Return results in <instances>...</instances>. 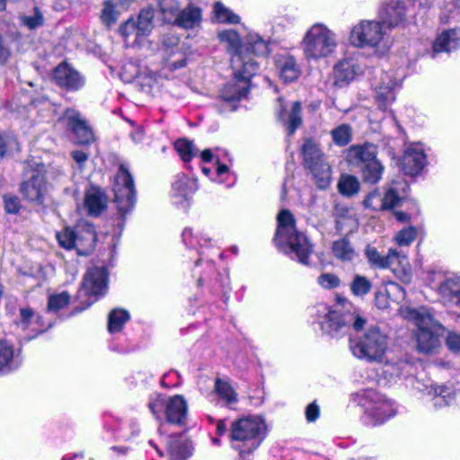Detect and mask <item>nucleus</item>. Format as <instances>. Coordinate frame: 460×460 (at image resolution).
<instances>
[{
    "mask_svg": "<svg viewBox=\"0 0 460 460\" xmlns=\"http://www.w3.org/2000/svg\"><path fill=\"white\" fill-rule=\"evenodd\" d=\"M231 66L234 77L219 92L221 113L234 111L238 102L247 97L251 78L257 73L259 63L244 59L241 54H237L231 57Z\"/></svg>",
    "mask_w": 460,
    "mask_h": 460,
    "instance_id": "obj_1",
    "label": "nucleus"
},
{
    "mask_svg": "<svg viewBox=\"0 0 460 460\" xmlns=\"http://www.w3.org/2000/svg\"><path fill=\"white\" fill-rule=\"evenodd\" d=\"M404 316L416 326L414 339L417 351L424 355L438 353L447 328L434 317L430 310L426 307L408 308Z\"/></svg>",
    "mask_w": 460,
    "mask_h": 460,
    "instance_id": "obj_2",
    "label": "nucleus"
},
{
    "mask_svg": "<svg viewBox=\"0 0 460 460\" xmlns=\"http://www.w3.org/2000/svg\"><path fill=\"white\" fill-rule=\"evenodd\" d=\"M278 228L275 235L276 245L285 252H293L299 263L309 266L313 244L307 236L296 229V220L288 209H282L277 217Z\"/></svg>",
    "mask_w": 460,
    "mask_h": 460,
    "instance_id": "obj_3",
    "label": "nucleus"
},
{
    "mask_svg": "<svg viewBox=\"0 0 460 460\" xmlns=\"http://www.w3.org/2000/svg\"><path fill=\"white\" fill-rule=\"evenodd\" d=\"M311 316L323 332L333 338L346 334L351 325L355 331H360L367 322L355 314L343 313L338 305L331 307L325 304L316 305L312 309Z\"/></svg>",
    "mask_w": 460,
    "mask_h": 460,
    "instance_id": "obj_4",
    "label": "nucleus"
},
{
    "mask_svg": "<svg viewBox=\"0 0 460 460\" xmlns=\"http://www.w3.org/2000/svg\"><path fill=\"white\" fill-rule=\"evenodd\" d=\"M335 31L323 22H315L305 32L300 47L308 61H318L331 57L338 48Z\"/></svg>",
    "mask_w": 460,
    "mask_h": 460,
    "instance_id": "obj_5",
    "label": "nucleus"
},
{
    "mask_svg": "<svg viewBox=\"0 0 460 460\" xmlns=\"http://www.w3.org/2000/svg\"><path fill=\"white\" fill-rule=\"evenodd\" d=\"M349 43L358 49L369 48L385 55L391 48L387 28L376 20H361L355 24L349 35Z\"/></svg>",
    "mask_w": 460,
    "mask_h": 460,
    "instance_id": "obj_6",
    "label": "nucleus"
},
{
    "mask_svg": "<svg viewBox=\"0 0 460 460\" xmlns=\"http://www.w3.org/2000/svg\"><path fill=\"white\" fill-rule=\"evenodd\" d=\"M351 401L364 411L368 425H380L396 414L394 402L373 389H362L351 394Z\"/></svg>",
    "mask_w": 460,
    "mask_h": 460,
    "instance_id": "obj_7",
    "label": "nucleus"
},
{
    "mask_svg": "<svg viewBox=\"0 0 460 460\" xmlns=\"http://www.w3.org/2000/svg\"><path fill=\"white\" fill-rule=\"evenodd\" d=\"M388 349V337L377 326H370L362 334L349 339V349L358 359L380 363Z\"/></svg>",
    "mask_w": 460,
    "mask_h": 460,
    "instance_id": "obj_8",
    "label": "nucleus"
},
{
    "mask_svg": "<svg viewBox=\"0 0 460 460\" xmlns=\"http://www.w3.org/2000/svg\"><path fill=\"white\" fill-rule=\"evenodd\" d=\"M265 429V422L259 416L243 418L233 422L230 433L233 447L242 456L252 453L263 440Z\"/></svg>",
    "mask_w": 460,
    "mask_h": 460,
    "instance_id": "obj_9",
    "label": "nucleus"
},
{
    "mask_svg": "<svg viewBox=\"0 0 460 460\" xmlns=\"http://www.w3.org/2000/svg\"><path fill=\"white\" fill-rule=\"evenodd\" d=\"M429 285L438 296L440 303L448 312L460 317V276L441 271L429 275Z\"/></svg>",
    "mask_w": 460,
    "mask_h": 460,
    "instance_id": "obj_10",
    "label": "nucleus"
},
{
    "mask_svg": "<svg viewBox=\"0 0 460 460\" xmlns=\"http://www.w3.org/2000/svg\"><path fill=\"white\" fill-rule=\"evenodd\" d=\"M430 0H390L379 12V18L386 28L400 25L408 17L417 14L418 10L428 8Z\"/></svg>",
    "mask_w": 460,
    "mask_h": 460,
    "instance_id": "obj_11",
    "label": "nucleus"
},
{
    "mask_svg": "<svg viewBox=\"0 0 460 460\" xmlns=\"http://www.w3.org/2000/svg\"><path fill=\"white\" fill-rule=\"evenodd\" d=\"M25 180L21 185V193L24 199L37 204H42L49 192L44 164L29 163L24 170Z\"/></svg>",
    "mask_w": 460,
    "mask_h": 460,
    "instance_id": "obj_12",
    "label": "nucleus"
},
{
    "mask_svg": "<svg viewBox=\"0 0 460 460\" xmlns=\"http://www.w3.org/2000/svg\"><path fill=\"white\" fill-rule=\"evenodd\" d=\"M302 154L305 165L311 172L318 188L327 189L332 181L331 166L318 146L311 140H306L303 145Z\"/></svg>",
    "mask_w": 460,
    "mask_h": 460,
    "instance_id": "obj_13",
    "label": "nucleus"
},
{
    "mask_svg": "<svg viewBox=\"0 0 460 460\" xmlns=\"http://www.w3.org/2000/svg\"><path fill=\"white\" fill-rule=\"evenodd\" d=\"M155 10L146 7L140 11L138 16L129 18L119 27V33L128 46L141 43L142 39L148 36L153 30Z\"/></svg>",
    "mask_w": 460,
    "mask_h": 460,
    "instance_id": "obj_14",
    "label": "nucleus"
},
{
    "mask_svg": "<svg viewBox=\"0 0 460 460\" xmlns=\"http://www.w3.org/2000/svg\"><path fill=\"white\" fill-rule=\"evenodd\" d=\"M115 203L119 212L124 216L130 212L136 203L134 180L128 168L120 164L113 184Z\"/></svg>",
    "mask_w": 460,
    "mask_h": 460,
    "instance_id": "obj_15",
    "label": "nucleus"
},
{
    "mask_svg": "<svg viewBox=\"0 0 460 460\" xmlns=\"http://www.w3.org/2000/svg\"><path fill=\"white\" fill-rule=\"evenodd\" d=\"M400 88L394 71H383L372 83L374 99L379 110L385 111L396 99Z\"/></svg>",
    "mask_w": 460,
    "mask_h": 460,
    "instance_id": "obj_16",
    "label": "nucleus"
},
{
    "mask_svg": "<svg viewBox=\"0 0 460 460\" xmlns=\"http://www.w3.org/2000/svg\"><path fill=\"white\" fill-rule=\"evenodd\" d=\"M160 44L159 52L167 67L175 70L186 65V45L184 42H181L175 33L163 34Z\"/></svg>",
    "mask_w": 460,
    "mask_h": 460,
    "instance_id": "obj_17",
    "label": "nucleus"
},
{
    "mask_svg": "<svg viewBox=\"0 0 460 460\" xmlns=\"http://www.w3.org/2000/svg\"><path fill=\"white\" fill-rule=\"evenodd\" d=\"M57 239L61 247L71 250H79L81 246L92 247L96 240V233L93 225L90 223H80L75 230L66 227L57 234Z\"/></svg>",
    "mask_w": 460,
    "mask_h": 460,
    "instance_id": "obj_18",
    "label": "nucleus"
},
{
    "mask_svg": "<svg viewBox=\"0 0 460 460\" xmlns=\"http://www.w3.org/2000/svg\"><path fill=\"white\" fill-rule=\"evenodd\" d=\"M108 288V272L103 267H93L87 270L82 282L80 295L91 299L89 305L102 296Z\"/></svg>",
    "mask_w": 460,
    "mask_h": 460,
    "instance_id": "obj_19",
    "label": "nucleus"
},
{
    "mask_svg": "<svg viewBox=\"0 0 460 460\" xmlns=\"http://www.w3.org/2000/svg\"><path fill=\"white\" fill-rule=\"evenodd\" d=\"M427 164V155L421 143L415 142L406 146L401 161L402 170L405 174L418 175Z\"/></svg>",
    "mask_w": 460,
    "mask_h": 460,
    "instance_id": "obj_20",
    "label": "nucleus"
},
{
    "mask_svg": "<svg viewBox=\"0 0 460 460\" xmlns=\"http://www.w3.org/2000/svg\"><path fill=\"white\" fill-rule=\"evenodd\" d=\"M365 71V65L355 57H349L339 61L333 68L334 83L342 87L349 84Z\"/></svg>",
    "mask_w": 460,
    "mask_h": 460,
    "instance_id": "obj_21",
    "label": "nucleus"
},
{
    "mask_svg": "<svg viewBox=\"0 0 460 460\" xmlns=\"http://www.w3.org/2000/svg\"><path fill=\"white\" fill-rule=\"evenodd\" d=\"M415 388L430 396L433 401V405L436 408H442L450 405L456 398L455 389L452 385H438L432 382L425 385L417 381Z\"/></svg>",
    "mask_w": 460,
    "mask_h": 460,
    "instance_id": "obj_22",
    "label": "nucleus"
},
{
    "mask_svg": "<svg viewBox=\"0 0 460 460\" xmlns=\"http://www.w3.org/2000/svg\"><path fill=\"white\" fill-rule=\"evenodd\" d=\"M62 119L67 122L73 130L78 144L86 145L93 141V130L76 110L66 109Z\"/></svg>",
    "mask_w": 460,
    "mask_h": 460,
    "instance_id": "obj_23",
    "label": "nucleus"
},
{
    "mask_svg": "<svg viewBox=\"0 0 460 460\" xmlns=\"http://www.w3.org/2000/svg\"><path fill=\"white\" fill-rule=\"evenodd\" d=\"M197 190V180L184 173H178L172 183V195L184 208L189 206V200Z\"/></svg>",
    "mask_w": 460,
    "mask_h": 460,
    "instance_id": "obj_24",
    "label": "nucleus"
},
{
    "mask_svg": "<svg viewBox=\"0 0 460 460\" xmlns=\"http://www.w3.org/2000/svg\"><path fill=\"white\" fill-rule=\"evenodd\" d=\"M269 52V41L255 32H249L243 46L234 55L241 54L244 59L257 62L255 57H264Z\"/></svg>",
    "mask_w": 460,
    "mask_h": 460,
    "instance_id": "obj_25",
    "label": "nucleus"
},
{
    "mask_svg": "<svg viewBox=\"0 0 460 460\" xmlns=\"http://www.w3.org/2000/svg\"><path fill=\"white\" fill-rule=\"evenodd\" d=\"M181 240L184 245L190 249L213 248L217 243V240L209 231L195 230L191 227H185L182 230Z\"/></svg>",
    "mask_w": 460,
    "mask_h": 460,
    "instance_id": "obj_26",
    "label": "nucleus"
},
{
    "mask_svg": "<svg viewBox=\"0 0 460 460\" xmlns=\"http://www.w3.org/2000/svg\"><path fill=\"white\" fill-rule=\"evenodd\" d=\"M53 78L59 86L70 91H77L84 84L79 73L66 63H62L54 69Z\"/></svg>",
    "mask_w": 460,
    "mask_h": 460,
    "instance_id": "obj_27",
    "label": "nucleus"
},
{
    "mask_svg": "<svg viewBox=\"0 0 460 460\" xmlns=\"http://www.w3.org/2000/svg\"><path fill=\"white\" fill-rule=\"evenodd\" d=\"M377 146L374 144L365 143L363 145L351 146L347 150V161L349 164L361 168L365 164L376 160Z\"/></svg>",
    "mask_w": 460,
    "mask_h": 460,
    "instance_id": "obj_28",
    "label": "nucleus"
},
{
    "mask_svg": "<svg viewBox=\"0 0 460 460\" xmlns=\"http://www.w3.org/2000/svg\"><path fill=\"white\" fill-rule=\"evenodd\" d=\"M460 47V27L439 32L432 44V57L440 52L449 53Z\"/></svg>",
    "mask_w": 460,
    "mask_h": 460,
    "instance_id": "obj_29",
    "label": "nucleus"
},
{
    "mask_svg": "<svg viewBox=\"0 0 460 460\" xmlns=\"http://www.w3.org/2000/svg\"><path fill=\"white\" fill-rule=\"evenodd\" d=\"M22 362L20 350H16L10 341L0 340V373L8 374L14 371L20 367Z\"/></svg>",
    "mask_w": 460,
    "mask_h": 460,
    "instance_id": "obj_30",
    "label": "nucleus"
},
{
    "mask_svg": "<svg viewBox=\"0 0 460 460\" xmlns=\"http://www.w3.org/2000/svg\"><path fill=\"white\" fill-rule=\"evenodd\" d=\"M404 296V289L399 284L390 281L384 287L376 289L375 304L379 309H386L389 307L390 300L399 303Z\"/></svg>",
    "mask_w": 460,
    "mask_h": 460,
    "instance_id": "obj_31",
    "label": "nucleus"
},
{
    "mask_svg": "<svg viewBox=\"0 0 460 460\" xmlns=\"http://www.w3.org/2000/svg\"><path fill=\"white\" fill-rule=\"evenodd\" d=\"M188 405L182 395H174L167 398L165 417L168 422L181 424L187 418Z\"/></svg>",
    "mask_w": 460,
    "mask_h": 460,
    "instance_id": "obj_32",
    "label": "nucleus"
},
{
    "mask_svg": "<svg viewBox=\"0 0 460 460\" xmlns=\"http://www.w3.org/2000/svg\"><path fill=\"white\" fill-rule=\"evenodd\" d=\"M17 326L22 331L29 330L32 332L31 335L25 337L27 341L35 338L40 332L45 331L40 316L37 315L30 307L20 309V320L17 322Z\"/></svg>",
    "mask_w": 460,
    "mask_h": 460,
    "instance_id": "obj_33",
    "label": "nucleus"
},
{
    "mask_svg": "<svg viewBox=\"0 0 460 460\" xmlns=\"http://www.w3.org/2000/svg\"><path fill=\"white\" fill-rule=\"evenodd\" d=\"M84 207L91 216H98L107 208L105 193L96 186H91L85 190Z\"/></svg>",
    "mask_w": 460,
    "mask_h": 460,
    "instance_id": "obj_34",
    "label": "nucleus"
},
{
    "mask_svg": "<svg viewBox=\"0 0 460 460\" xmlns=\"http://www.w3.org/2000/svg\"><path fill=\"white\" fill-rule=\"evenodd\" d=\"M279 107L277 108L278 117L280 120L286 121L288 123V135L294 134L296 129L300 127L302 123L301 118V103L299 102H295L292 104L291 110L288 112L283 104L282 98L278 99Z\"/></svg>",
    "mask_w": 460,
    "mask_h": 460,
    "instance_id": "obj_35",
    "label": "nucleus"
},
{
    "mask_svg": "<svg viewBox=\"0 0 460 460\" xmlns=\"http://www.w3.org/2000/svg\"><path fill=\"white\" fill-rule=\"evenodd\" d=\"M365 257L371 268L385 270L393 265V259L396 257L395 249L390 248L386 255H382L377 249L367 244L364 251Z\"/></svg>",
    "mask_w": 460,
    "mask_h": 460,
    "instance_id": "obj_36",
    "label": "nucleus"
},
{
    "mask_svg": "<svg viewBox=\"0 0 460 460\" xmlns=\"http://www.w3.org/2000/svg\"><path fill=\"white\" fill-rule=\"evenodd\" d=\"M185 8L181 9L175 16H172L173 22L184 29H192L198 26L201 22V10L199 7L190 4H185Z\"/></svg>",
    "mask_w": 460,
    "mask_h": 460,
    "instance_id": "obj_37",
    "label": "nucleus"
},
{
    "mask_svg": "<svg viewBox=\"0 0 460 460\" xmlns=\"http://www.w3.org/2000/svg\"><path fill=\"white\" fill-rule=\"evenodd\" d=\"M276 63L279 76L284 82L289 83L298 78L300 69L294 57L288 55L279 56Z\"/></svg>",
    "mask_w": 460,
    "mask_h": 460,
    "instance_id": "obj_38",
    "label": "nucleus"
},
{
    "mask_svg": "<svg viewBox=\"0 0 460 460\" xmlns=\"http://www.w3.org/2000/svg\"><path fill=\"white\" fill-rule=\"evenodd\" d=\"M191 445L181 437H170L167 443V453L171 460H186L191 455Z\"/></svg>",
    "mask_w": 460,
    "mask_h": 460,
    "instance_id": "obj_39",
    "label": "nucleus"
},
{
    "mask_svg": "<svg viewBox=\"0 0 460 460\" xmlns=\"http://www.w3.org/2000/svg\"><path fill=\"white\" fill-rule=\"evenodd\" d=\"M396 257L393 259V265L389 268L397 279L407 284L411 281L412 270L408 257L395 250Z\"/></svg>",
    "mask_w": 460,
    "mask_h": 460,
    "instance_id": "obj_40",
    "label": "nucleus"
},
{
    "mask_svg": "<svg viewBox=\"0 0 460 460\" xmlns=\"http://www.w3.org/2000/svg\"><path fill=\"white\" fill-rule=\"evenodd\" d=\"M412 368L413 366L407 360H389L383 366V374L389 379L399 376H408L411 374Z\"/></svg>",
    "mask_w": 460,
    "mask_h": 460,
    "instance_id": "obj_41",
    "label": "nucleus"
},
{
    "mask_svg": "<svg viewBox=\"0 0 460 460\" xmlns=\"http://www.w3.org/2000/svg\"><path fill=\"white\" fill-rule=\"evenodd\" d=\"M332 251L333 256L341 261H352L357 257V252L347 237L334 241Z\"/></svg>",
    "mask_w": 460,
    "mask_h": 460,
    "instance_id": "obj_42",
    "label": "nucleus"
},
{
    "mask_svg": "<svg viewBox=\"0 0 460 460\" xmlns=\"http://www.w3.org/2000/svg\"><path fill=\"white\" fill-rule=\"evenodd\" d=\"M359 170L364 182L376 184L381 180L385 168L381 162L376 158L371 163L359 168Z\"/></svg>",
    "mask_w": 460,
    "mask_h": 460,
    "instance_id": "obj_43",
    "label": "nucleus"
},
{
    "mask_svg": "<svg viewBox=\"0 0 460 460\" xmlns=\"http://www.w3.org/2000/svg\"><path fill=\"white\" fill-rule=\"evenodd\" d=\"M129 314L123 309H113L108 316V331L110 333L119 332L129 320Z\"/></svg>",
    "mask_w": 460,
    "mask_h": 460,
    "instance_id": "obj_44",
    "label": "nucleus"
},
{
    "mask_svg": "<svg viewBox=\"0 0 460 460\" xmlns=\"http://www.w3.org/2000/svg\"><path fill=\"white\" fill-rule=\"evenodd\" d=\"M372 288L371 281L364 275L355 274L349 284L350 292L358 297H364Z\"/></svg>",
    "mask_w": 460,
    "mask_h": 460,
    "instance_id": "obj_45",
    "label": "nucleus"
},
{
    "mask_svg": "<svg viewBox=\"0 0 460 460\" xmlns=\"http://www.w3.org/2000/svg\"><path fill=\"white\" fill-rule=\"evenodd\" d=\"M215 18L218 22L236 24L239 23L241 18L238 14L234 13L232 10L225 6L222 3L217 2L214 4Z\"/></svg>",
    "mask_w": 460,
    "mask_h": 460,
    "instance_id": "obj_46",
    "label": "nucleus"
},
{
    "mask_svg": "<svg viewBox=\"0 0 460 460\" xmlns=\"http://www.w3.org/2000/svg\"><path fill=\"white\" fill-rule=\"evenodd\" d=\"M190 0H160L159 6L165 20L172 21L181 7L189 4Z\"/></svg>",
    "mask_w": 460,
    "mask_h": 460,
    "instance_id": "obj_47",
    "label": "nucleus"
},
{
    "mask_svg": "<svg viewBox=\"0 0 460 460\" xmlns=\"http://www.w3.org/2000/svg\"><path fill=\"white\" fill-rule=\"evenodd\" d=\"M215 390L226 405L237 402V394L227 382L217 379L215 384Z\"/></svg>",
    "mask_w": 460,
    "mask_h": 460,
    "instance_id": "obj_48",
    "label": "nucleus"
},
{
    "mask_svg": "<svg viewBox=\"0 0 460 460\" xmlns=\"http://www.w3.org/2000/svg\"><path fill=\"white\" fill-rule=\"evenodd\" d=\"M174 148L185 163L190 162L198 154V149L193 143L185 138L178 139L174 143Z\"/></svg>",
    "mask_w": 460,
    "mask_h": 460,
    "instance_id": "obj_49",
    "label": "nucleus"
},
{
    "mask_svg": "<svg viewBox=\"0 0 460 460\" xmlns=\"http://www.w3.org/2000/svg\"><path fill=\"white\" fill-rule=\"evenodd\" d=\"M218 38L220 41L225 42L228 45L229 50L232 51V55L239 51L243 44L241 43L240 36L236 31L228 29L218 32Z\"/></svg>",
    "mask_w": 460,
    "mask_h": 460,
    "instance_id": "obj_50",
    "label": "nucleus"
},
{
    "mask_svg": "<svg viewBox=\"0 0 460 460\" xmlns=\"http://www.w3.org/2000/svg\"><path fill=\"white\" fill-rule=\"evenodd\" d=\"M338 189L342 195L351 196L358 191L359 182L354 176L343 175L338 183Z\"/></svg>",
    "mask_w": 460,
    "mask_h": 460,
    "instance_id": "obj_51",
    "label": "nucleus"
},
{
    "mask_svg": "<svg viewBox=\"0 0 460 460\" xmlns=\"http://www.w3.org/2000/svg\"><path fill=\"white\" fill-rule=\"evenodd\" d=\"M167 398L168 397L159 394H154L150 396L148 408L157 420H161L162 414L164 412L165 413Z\"/></svg>",
    "mask_w": 460,
    "mask_h": 460,
    "instance_id": "obj_52",
    "label": "nucleus"
},
{
    "mask_svg": "<svg viewBox=\"0 0 460 460\" xmlns=\"http://www.w3.org/2000/svg\"><path fill=\"white\" fill-rule=\"evenodd\" d=\"M351 128L348 124H342L332 130V137L338 146H346L351 140Z\"/></svg>",
    "mask_w": 460,
    "mask_h": 460,
    "instance_id": "obj_53",
    "label": "nucleus"
},
{
    "mask_svg": "<svg viewBox=\"0 0 460 460\" xmlns=\"http://www.w3.org/2000/svg\"><path fill=\"white\" fill-rule=\"evenodd\" d=\"M119 13L117 11L116 4L111 0H107L103 4L101 19L108 26L116 22Z\"/></svg>",
    "mask_w": 460,
    "mask_h": 460,
    "instance_id": "obj_54",
    "label": "nucleus"
},
{
    "mask_svg": "<svg viewBox=\"0 0 460 460\" xmlns=\"http://www.w3.org/2000/svg\"><path fill=\"white\" fill-rule=\"evenodd\" d=\"M22 23L29 30H35L44 23V17L38 7H35L32 14H24L20 17Z\"/></svg>",
    "mask_w": 460,
    "mask_h": 460,
    "instance_id": "obj_55",
    "label": "nucleus"
},
{
    "mask_svg": "<svg viewBox=\"0 0 460 460\" xmlns=\"http://www.w3.org/2000/svg\"><path fill=\"white\" fill-rule=\"evenodd\" d=\"M69 301L70 296L66 291L59 294L50 295L48 302V310L49 312H58L67 305Z\"/></svg>",
    "mask_w": 460,
    "mask_h": 460,
    "instance_id": "obj_56",
    "label": "nucleus"
},
{
    "mask_svg": "<svg viewBox=\"0 0 460 460\" xmlns=\"http://www.w3.org/2000/svg\"><path fill=\"white\" fill-rule=\"evenodd\" d=\"M13 150H19V144L15 137L10 134L0 133V160Z\"/></svg>",
    "mask_w": 460,
    "mask_h": 460,
    "instance_id": "obj_57",
    "label": "nucleus"
},
{
    "mask_svg": "<svg viewBox=\"0 0 460 460\" xmlns=\"http://www.w3.org/2000/svg\"><path fill=\"white\" fill-rule=\"evenodd\" d=\"M416 227L409 226L399 231L394 236V241L399 246H408L416 239Z\"/></svg>",
    "mask_w": 460,
    "mask_h": 460,
    "instance_id": "obj_58",
    "label": "nucleus"
},
{
    "mask_svg": "<svg viewBox=\"0 0 460 460\" xmlns=\"http://www.w3.org/2000/svg\"><path fill=\"white\" fill-rule=\"evenodd\" d=\"M401 197L398 195L397 191L394 187H390L386 190L384 196H382V200L384 203V209H391L395 208L401 202Z\"/></svg>",
    "mask_w": 460,
    "mask_h": 460,
    "instance_id": "obj_59",
    "label": "nucleus"
},
{
    "mask_svg": "<svg viewBox=\"0 0 460 460\" xmlns=\"http://www.w3.org/2000/svg\"><path fill=\"white\" fill-rule=\"evenodd\" d=\"M318 284L325 289L335 288L340 286V279L333 273H323L318 277Z\"/></svg>",
    "mask_w": 460,
    "mask_h": 460,
    "instance_id": "obj_60",
    "label": "nucleus"
},
{
    "mask_svg": "<svg viewBox=\"0 0 460 460\" xmlns=\"http://www.w3.org/2000/svg\"><path fill=\"white\" fill-rule=\"evenodd\" d=\"M364 205L373 210H383L384 203L381 193L377 190L370 192L365 199Z\"/></svg>",
    "mask_w": 460,
    "mask_h": 460,
    "instance_id": "obj_61",
    "label": "nucleus"
},
{
    "mask_svg": "<svg viewBox=\"0 0 460 460\" xmlns=\"http://www.w3.org/2000/svg\"><path fill=\"white\" fill-rule=\"evenodd\" d=\"M447 349L454 352L460 351V333L454 331H447L444 336Z\"/></svg>",
    "mask_w": 460,
    "mask_h": 460,
    "instance_id": "obj_62",
    "label": "nucleus"
},
{
    "mask_svg": "<svg viewBox=\"0 0 460 460\" xmlns=\"http://www.w3.org/2000/svg\"><path fill=\"white\" fill-rule=\"evenodd\" d=\"M4 209L9 214H16L20 210V199L16 196L5 195L4 197Z\"/></svg>",
    "mask_w": 460,
    "mask_h": 460,
    "instance_id": "obj_63",
    "label": "nucleus"
},
{
    "mask_svg": "<svg viewBox=\"0 0 460 460\" xmlns=\"http://www.w3.org/2000/svg\"><path fill=\"white\" fill-rule=\"evenodd\" d=\"M305 419L307 422H314L320 416V407L314 401L309 403L305 408Z\"/></svg>",
    "mask_w": 460,
    "mask_h": 460,
    "instance_id": "obj_64",
    "label": "nucleus"
}]
</instances>
